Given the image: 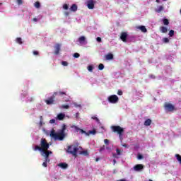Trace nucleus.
<instances>
[{"mask_svg": "<svg viewBox=\"0 0 181 181\" xmlns=\"http://www.w3.org/2000/svg\"><path fill=\"white\" fill-rule=\"evenodd\" d=\"M175 158H177V160L179 161V163L181 165V156L179 154H176Z\"/></svg>", "mask_w": 181, "mask_h": 181, "instance_id": "28", "label": "nucleus"}, {"mask_svg": "<svg viewBox=\"0 0 181 181\" xmlns=\"http://www.w3.org/2000/svg\"><path fill=\"white\" fill-rule=\"evenodd\" d=\"M68 153L73 155L75 158H77V152H78V145H71L68 146L66 150Z\"/></svg>", "mask_w": 181, "mask_h": 181, "instance_id": "5", "label": "nucleus"}, {"mask_svg": "<svg viewBox=\"0 0 181 181\" xmlns=\"http://www.w3.org/2000/svg\"><path fill=\"white\" fill-rule=\"evenodd\" d=\"M122 146H123L124 148H127L128 145L124 144H122Z\"/></svg>", "mask_w": 181, "mask_h": 181, "instance_id": "50", "label": "nucleus"}, {"mask_svg": "<svg viewBox=\"0 0 181 181\" xmlns=\"http://www.w3.org/2000/svg\"><path fill=\"white\" fill-rule=\"evenodd\" d=\"M111 129L112 132L119 135V138L121 142H122V134L124 132V128L121 127L120 126H111Z\"/></svg>", "mask_w": 181, "mask_h": 181, "instance_id": "4", "label": "nucleus"}, {"mask_svg": "<svg viewBox=\"0 0 181 181\" xmlns=\"http://www.w3.org/2000/svg\"><path fill=\"white\" fill-rule=\"evenodd\" d=\"M63 8L65 9V11H67V9H69V5H67V4H64V5H63Z\"/></svg>", "mask_w": 181, "mask_h": 181, "instance_id": "37", "label": "nucleus"}, {"mask_svg": "<svg viewBox=\"0 0 181 181\" xmlns=\"http://www.w3.org/2000/svg\"><path fill=\"white\" fill-rule=\"evenodd\" d=\"M54 122H56V120L54 119L49 120V124H54Z\"/></svg>", "mask_w": 181, "mask_h": 181, "instance_id": "44", "label": "nucleus"}, {"mask_svg": "<svg viewBox=\"0 0 181 181\" xmlns=\"http://www.w3.org/2000/svg\"><path fill=\"white\" fill-rule=\"evenodd\" d=\"M163 1H167V0H163Z\"/></svg>", "mask_w": 181, "mask_h": 181, "instance_id": "59", "label": "nucleus"}, {"mask_svg": "<svg viewBox=\"0 0 181 181\" xmlns=\"http://www.w3.org/2000/svg\"><path fill=\"white\" fill-rule=\"evenodd\" d=\"M42 166H44V168H47V163L46 161H45L43 163H42Z\"/></svg>", "mask_w": 181, "mask_h": 181, "instance_id": "45", "label": "nucleus"}, {"mask_svg": "<svg viewBox=\"0 0 181 181\" xmlns=\"http://www.w3.org/2000/svg\"><path fill=\"white\" fill-rule=\"evenodd\" d=\"M160 31L161 33H168V28L165 26L160 27Z\"/></svg>", "mask_w": 181, "mask_h": 181, "instance_id": "18", "label": "nucleus"}, {"mask_svg": "<svg viewBox=\"0 0 181 181\" xmlns=\"http://www.w3.org/2000/svg\"><path fill=\"white\" fill-rule=\"evenodd\" d=\"M156 77L155 75H150V78H156Z\"/></svg>", "mask_w": 181, "mask_h": 181, "instance_id": "49", "label": "nucleus"}, {"mask_svg": "<svg viewBox=\"0 0 181 181\" xmlns=\"http://www.w3.org/2000/svg\"><path fill=\"white\" fill-rule=\"evenodd\" d=\"M33 21L34 22H36V21H37V18H34L33 19Z\"/></svg>", "mask_w": 181, "mask_h": 181, "instance_id": "53", "label": "nucleus"}, {"mask_svg": "<svg viewBox=\"0 0 181 181\" xmlns=\"http://www.w3.org/2000/svg\"><path fill=\"white\" fill-rule=\"evenodd\" d=\"M107 101H109L110 104H117V103L119 101V98L117 95H112L107 98Z\"/></svg>", "mask_w": 181, "mask_h": 181, "instance_id": "6", "label": "nucleus"}, {"mask_svg": "<svg viewBox=\"0 0 181 181\" xmlns=\"http://www.w3.org/2000/svg\"><path fill=\"white\" fill-rule=\"evenodd\" d=\"M144 168H145V166H144V165H142V164H136V165L134 166L133 169L136 172H139L141 170H143Z\"/></svg>", "mask_w": 181, "mask_h": 181, "instance_id": "9", "label": "nucleus"}, {"mask_svg": "<svg viewBox=\"0 0 181 181\" xmlns=\"http://www.w3.org/2000/svg\"><path fill=\"white\" fill-rule=\"evenodd\" d=\"M67 95L66 92H63V91L54 92L51 97L48 98V99L45 100L46 104L47 105H52V104H54V98H56V95Z\"/></svg>", "mask_w": 181, "mask_h": 181, "instance_id": "3", "label": "nucleus"}, {"mask_svg": "<svg viewBox=\"0 0 181 181\" xmlns=\"http://www.w3.org/2000/svg\"><path fill=\"white\" fill-rule=\"evenodd\" d=\"M74 57H75V59H78V57H80V54L76 52L74 54Z\"/></svg>", "mask_w": 181, "mask_h": 181, "instance_id": "35", "label": "nucleus"}, {"mask_svg": "<svg viewBox=\"0 0 181 181\" xmlns=\"http://www.w3.org/2000/svg\"><path fill=\"white\" fill-rule=\"evenodd\" d=\"M16 42L18 43V45H22L23 42H22V38L21 37H17L16 38Z\"/></svg>", "mask_w": 181, "mask_h": 181, "instance_id": "30", "label": "nucleus"}, {"mask_svg": "<svg viewBox=\"0 0 181 181\" xmlns=\"http://www.w3.org/2000/svg\"><path fill=\"white\" fill-rule=\"evenodd\" d=\"M96 40H97V42H98L99 43H100V42H101V37H98L96 38Z\"/></svg>", "mask_w": 181, "mask_h": 181, "instance_id": "47", "label": "nucleus"}, {"mask_svg": "<svg viewBox=\"0 0 181 181\" xmlns=\"http://www.w3.org/2000/svg\"><path fill=\"white\" fill-rule=\"evenodd\" d=\"M61 108H64V110H69V108H70V106L69 105H62L61 106Z\"/></svg>", "mask_w": 181, "mask_h": 181, "instance_id": "29", "label": "nucleus"}, {"mask_svg": "<svg viewBox=\"0 0 181 181\" xmlns=\"http://www.w3.org/2000/svg\"><path fill=\"white\" fill-rule=\"evenodd\" d=\"M34 6H35V8H37V9H39V8H40V2L36 1V2L34 4Z\"/></svg>", "mask_w": 181, "mask_h": 181, "instance_id": "26", "label": "nucleus"}, {"mask_svg": "<svg viewBox=\"0 0 181 181\" xmlns=\"http://www.w3.org/2000/svg\"><path fill=\"white\" fill-rule=\"evenodd\" d=\"M65 15H66V16H69V12H65Z\"/></svg>", "mask_w": 181, "mask_h": 181, "instance_id": "52", "label": "nucleus"}, {"mask_svg": "<svg viewBox=\"0 0 181 181\" xmlns=\"http://www.w3.org/2000/svg\"><path fill=\"white\" fill-rule=\"evenodd\" d=\"M168 35L170 37H173V36L175 35V30H170Z\"/></svg>", "mask_w": 181, "mask_h": 181, "instance_id": "27", "label": "nucleus"}, {"mask_svg": "<svg viewBox=\"0 0 181 181\" xmlns=\"http://www.w3.org/2000/svg\"><path fill=\"white\" fill-rule=\"evenodd\" d=\"M87 7L88 9H94V0H88L87 1Z\"/></svg>", "mask_w": 181, "mask_h": 181, "instance_id": "12", "label": "nucleus"}, {"mask_svg": "<svg viewBox=\"0 0 181 181\" xmlns=\"http://www.w3.org/2000/svg\"><path fill=\"white\" fill-rule=\"evenodd\" d=\"M49 148H50V144L47 143L46 139H41L40 140V146L38 145L35 146L33 148V151H39L40 152H42L45 151H48Z\"/></svg>", "mask_w": 181, "mask_h": 181, "instance_id": "2", "label": "nucleus"}, {"mask_svg": "<svg viewBox=\"0 0 181 181\" xmlns=\"http://www.w3.org/2000/svg\"><path fill=\"white\" fill-rule=\"evenodd\" d=\"M43 119V117L40 116V124L42 125L43 122H42V120Z\"/></svg>", "mask_w": 181, "mask_h": 181, "instance_id": "48", "label": "nucleus"}, {"mask_svg": "<svg viewBox=\"0 0 181 181\" xmlns=\"http://www.w3.org/2000/svg\"><path fill=\"white\" fill-rule=\"evenodd\" d=\"M53 152H52L49 150H45L44 151H41L42 156H44V158H49V155H52Z\"/></svg>", "mask_w": 181, "mask_h": 181, "instance_id": "10", "label": "nucleus"}, {"mask_svg": "<svg viewBox=\"0 0 181 181\" xmlns=\"http://www.w3.org/2000/svg\"><path fill=\"white\" fill-rule=\"evenodd\" d=\"M112 59H114V55L110 53L106 55V60H112Z\"/></svg>", "mask_w": 181, "mask_h": 181, "instance_id": "22", "label": "nucleus"}, {"mask_svg": "<svg viewBox=\"0 0 181 181\" xmlns=\"http://www.w3.org/2000/svg\"><path fill=\"white\" fill-rule=\"evenodd\" d=\"M164 7L163 6H159L157 8H156V12H157V13H160V12H162V11H163Z\"/></svg>", "mask_w": 181, "mask_h": 181, "instance_id": "19", "label": "nucleus"}, {"mask_svg": "<svg viewBox=\"0 0 181 181\" xmlns=\"http://www.w3.org/2000/svg\"><path fill=\"white\" fill-rule=\"evenodd\" d=\"M45 162H47V163H49V162H50V158L49 157L45 158Z\"/></svg>", "mask_w": 181, "mask_h": 181, "instance_id": "40", "label": "nucleus"}, {"mask_svg": "<svg viewBox=\"0 0 181 181\" xmlns=\"http://www.w3.org/2000/svg\"><path fill=\"white\" fill-rule=\"evenodd\" d=\"M116 152H117V155H119V156L121 155V151L119 148L116 149Z\"/></svg>", "mask_w": 181, "mask_h": 181, "instance_id": "41", "label": "nucleus"}, {"mask_svg": "<svg viewBox=\"0 0 181 181\" xmlns=\"http://www.w3.org/2000/svg\"><path fill=\"white\" fill-rule=\"evenodd\" d=\"M138 159L139 160L144 159V156L142 155H141V154H139L138 155Z\"/></svg>", "mask_w": 181, "mask_h": 181, "instance_id": "43", "label": "nucleus"}, {"mask_svg": "<svg viewBox=\"0 0 181 181\" xmlns=\"http://www.w3.org/2000/svg\"><path fill=\"white\" fill-rule=\"evenodd\" d=\"M117 94H118V95H122V94H123L122 90H118Z\"/></svg>", "mask_w": 181, "mask_h": 181, "instance_id": "46", "label": "nucleus"}, {"mask_svg": "<svg viewBox=\"0 0 181 181\" xmlns=\"http://www.w3.org/2000/svg\"><path fill=\"white\" fill-rule=\"evenodd\" d=\"M92 119H95V121H96V122H100V119H98L97 116H93L91 117Z\"/></svg>", "mask_w": 181, "mask_h": 181, "instance_id": "33", "label": "nucleus"}, {"mask_svg": "<svg viewBox=\"0 0 181 181\" xmlns=\"http://www.w3.org/2000/svg\"><path fill=\"white\" fill-rule=\"evenodd\" d=\"M163 25L168 26L169 25V20L168 18L163 19Z\"/></svg>", "mask_w": 181, "mask_h": 181, "instance_id": "25", "label": "nucleus"}, {"mask_svg": "<svg viewBox=\"0 0 181 181\" xmlns=\"http://www.w3.org/2000/svg\"><path fill=\"white\" fill-rule=\"evenodd\" d=\"M113 163L115 165L117 163V160L115 159L113 160Z\"/></svg>", "mask_w": 181, "mask_h": 181, "instance_id": "54", "label": "nucleus"}, {"mask_svg": "<svg viewBox=\"0 0 181 181\" xmlns=\"http://www.w3.org/2000/svg\"><path fill=\"white\" fill-rule=\"evenodd\" d=\"M152 124V120L151 119H147L145 122H144V125L145 127H149V125H151Z\"/></svg>", "mask_w": 181, "mask_h": 181, "instance_id": "20", "label": "nucleus"}, {"mask_svg": "<svg viewBox=\"0 0 181 181\" xmlns=\"http://www.w3.org/2000/svg\"><path fill=\"white\" fill-rule=\"evenodd\" d=\"M18 5H22L23 4V1L22 0H17Z\"/></svg>", "mask_w": 181, "mask_h": 181, "instance_id": "38", "label": "nucleus"}, {"mask_svg": "<svg viewBox=\"0 0 181 181\" xmlns=\"http://www.w3.org/2000/svg\"><path fill=\"white\" fill-rule=\"evenodd\" d=\"M77 6L76 4H73L71 8H70V11L71 12H77Z\"/></svg>", "mask_w": 181, "mask_h": 181, "instance_id": "17", "label": "nucleus"}, {"mask_svg": "<svg viewBox=\"0 0 181 181\" xmlns=\"http://www.w3.org/2000/svg\"><path fill=\"white\" fill-rule=\"evenodd\" d=\"M114 158H117V154L113 155Z\"/></svg>", "mask_w": 181, "mask_h": 181, "instance_id": "56", "label": "nucleus"}, {"mask_svg": "<svg viewBox=\"0 0 181 181\" xmlns=\"http://www.w3.org/2000/svg\"><path fill=\"white\" fill-rule=\"evenodd\" d=\"M164 107L165 110L170 111V112H172V111H175V106L170 103H165Z\"/></svg>", "mask_w": 181, "mask_h": 181, "instance_id": "8", "label": "nucleus"}, {"mask_svg": "<svg viewBox=\"0 0 181 181\" xmlns=\"http://www.w3.org/2000/svg\"><path fill=\"white\" fill-rule=\"evenodd\" d=\"M98 70H104V64H100L98 66Z\"/></svg>", "mask_w": 181, "mask_h": 181, "instance_id": "32", "label": "nucleus"}, {"mask_svg": "<svg viewBox=\"0 0 181 181\" xmlns=\"http://www.w3.org/2000/svg\"><path fill=\"white\" fill-rule=\"evenodd\" d=\"M104 143L105 144V145H108V144H110V141L108 139H105Z\"/></svg>", "mask_w": 181, "mask_h": 181, "instance_id": "42", "label": "nucleus"}, {"mask_svg": "<svg viewBox=\"0 0 181 181\" xmlns=\"http://www.w3.org/2000/svg\"><path fill=\"white\" fill-rule=\"evenodd\" d=\"M100 160V158H95V162H98Z\"/></svg>", "mask_w": 181, "mask_h": 181, "instance_id": "51", "label": "nucleus"}, {"mask_svg": "<svg viewBox=\"0 0 181 181\" xmlns=\"http://www.w3.org/2000/svg\"><path fill=\"white\" fill-rule=\"evenodd\" d=\"M62 45L57 43L55 45V47H54V54H59V53H60V47H61Z\"/></svg>", "mask_w": 181, "mask_h": 181, "instance_id": "13", "label": "nucleus"}, {"mask_svg": "<svg viewBox=\"0 0 181 181\" xmlns=\"http://www.w3.org/2000/svg\"><path fill=\"white\" fill-rule=\"evenodd\" d=\"M62 66H69V62H67L66 61H62Z\"/></svg>", "mask_w": 181, "mask_h": 181, "instance_id": "36", "label": "nucleus"}, {"mask_svg": "<svg viewBox=\"0 0 181 181\" xmlns=\"http://www.w3.org/2000/svg\"><path fill=\"white\" fill-rule=\"evenodd\" d=\"M34 56H39V52L38 51H33V52Z\"/></svg>", "mask_w": 181, "mask_h": 181, "instance_id": "39", "label": "nucleus"}, {"mask_svg": "<svg viewBox=\"0 0 181 181\" xmlns=\"http://www.w3.org/2000/svg\"><path fill=\"white\" fill-rule=\"evenodd\" d=\"M66 102L69 101V100H65Z\"/></svg>", "mask_w": 181, "mask_h": 181, "instance_id": "58", "label": "nucleus"}, {"mask_svg": "<svg viewBox=\"0 0 181 181\" xmlns=\"http://www.w3.org/2000/svg\"><path fill=\"white\" fill-rule=\"evenodd\" d=\"M71 128H74L75 129L76 132H78V131L81 132V134H85L86 136H90V134H88L87 132L83 130L82 129L78 128V127L73 125L71 127Z\"/></svg>", "mask_w": 181, "mask_h": 181, "instance_id": "7", "label": "nucleus"}, {"mask_svg": "<svg viewBox=\"0 0 181 181\" xmlns=\"http://www.w3.org/2000/svg\"><path fill=\"white\" fill-rule=\"evenodd\" d=\"M128 37V33L127 32H122L120 35V39L122 41L127 42V39Z\"/></svg>", "mask_w": 181, "mask_h": 181, "instance_id": "11", "label": "nucleus"}, {"mask_svg": "<svg viewBox=\"0 0 181 181\" xmlns=\"http://www.w3.org/2000/svg\"><path fill=\"white\" fill-rule=\"evenodd\" d=\"M88 134H89V135H95L97 134V131L95 129L93 130H90Z\"/></svg>", "mask_w": 181, "mask_h": 181, "instance_id": "24", "label": "nucleus"}, {"mask_svg": "<svg viewBox=\"0 0 181 181\" xmlns=\"http://www.w3.org/2000/svg\"><path fill=\"white\" fill-rule=\"evenodd\" d=\"M163 42L164 43H169V38H168V37H164V38L163 39Z\"/></svg>", "mask_w": 181, "mask_h": 181, "instance_id": "34", "label": "nucleus"}, {"mask_svg": "<svg viewBox=\"0 0 181 181\" xmlns=\"http://www.w3.org/2000/svg\"><path fill=\"white\" fill-rule=\"evenodd\" d=\"M93 69H94V67H93V66H91V65H89V66H88V71H90V73L93 72Z\"/></svg>", "mask_w": 181, "mask_h": 181, "instance_id": "31", "label": "nucleus"}, {"mask_svg": "<svg viewBox=\"0 0 181 181\" xmlns=\"http://www.w3.org/2000/svg\"><path fill=\"white\" fill-rule=\"evenodd\" d=\"M103 148H100V151H103Z\"/></svg>", "mask_w": 181, "mask_h": 181, "instance_id": "57", "label": "nucleus"}, {"mask_svg": "<svg viewBox=\"0 0 181 181\" xmlns=\"http://www.w3.org/2000/svg\"><path fill=\"white\" fill-rule=\"evenodd\" d=\"M58 166L62 169H67V168H69V165L66 163H60Z\"/></svg>", "mask_w": 181, "mask_h": 181, "instance_id": "14", "label": "nucleus"}, {"mask_svg": "<svg viewBox=\"0 0 181 181\" xmlns=\"http://www.w3.org/2000/svg\"><path fill=\"white\" fill-rule=\"evenodd\" d=\"M137 29H139L141 31L143 32V33H146L148 30H146V27L144 25L139 26Z\"/></svg>", "mask_w": 181, "mask_h": 181, "instance_id": "15", "label": "nucleus"}, {"mask_svg": "<svg viewBox=\"0 0 181 181\" xmlns=\"http://www.w3.org/2000/svg\"><path fill=\"white\" fill-rule=\"evenodd\" d=\"M78 42L81 45H83V43H84V42H86V37L84 36H81L79 38H78Z\"/></svg>", "mask_w": 181, "mask_h": 181, "instance_id": "21", "label": "nucleus"}, {"mask_svg": "<svg viewBox=\"0 0 181 181\" xmlns=\"http://www.w3.org/2000/svg\"><path fill=\"white\" fill-rule=\"evenodd\" d=\"M64 117H66V115L63 114V113H59L58 115H57V119L59 120V121H63V119H64Z\"/></svg>", "mask_w": 181, "mask_h": 181, "instance_id": "16", "label": "nucleus"}, {"mask_svg": "<svg viewBox=\"0 0 181 181\" xmlns=\"http://www.w3.org/2000/svg\"><path fill=\"white\" fill-rule=\"evenodd\" d=\"M156 2H157V4H159L160 1L159 0H156Z\"/></svg>", "mask_w": 181, "mask_h": 181, "instance_id": "55", "label": "nucleus"}, {"mask_svg": "<svg viewBox=\"0 0 181 181\" xmlns=\"http://www.w3.org/2000/svg\"><path fill=\"white\" fill-rule=\"evenodd\" d=\"M67 129V126L63 124L62 127V129L59 131L58 133L54 131V129H52L49 133V136L51 138H54V141H63L64 138H66V130Z\"/></svg>", "mask_w": 181, "mask_h": 181, "instance_id": "1", "label": "nucleus"}, {"mask_svg": "<svg viewBox=\"0 0 181 181\" xmlns=\"http://www.w3.org/2000/svg\"><path fill=\"white\" fill-rule=\"evenodd\" d=\"M80 154L81 155H83V156H88V155H90L88 153V151L87 150H85V151H82L80 152Z\"/></svg>", "mask_w": 181, "mask_h": 181, "instance_id": "23", "label": "nucleus"}]
</instances>
